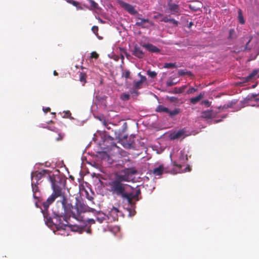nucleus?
<instances>
[{"instance_id": "obj_1", "label": "nucleus", "mask_w": 259, "mask_h": 259, "mask_svg": "<svg viewBox=\"0 0 259 259\" xmlns=\"http://www.w3.org/2000/svg\"><path fill=\"white\" fill-rule=\"evenodd\" d=\"M49 179L52 183V187L53 193L47 200L43 202L42 205L45 210H47L50 205L52 204L56 199L58 197H61L62 199L60 201H58L57 203L60 202L62 204V211L65 209V206L62 202L64 199H65L66 203H68L67 198L65 195V192L63 191L65 184L62 180L59 177L49 176Z\"/></svg>"}, {"instance_id": "obj_2", "label": "nucleus", "mask_w": 259, "mask_h": 259, "mask_svg": "<svg viewBox=\"0 0 259 259\" xmlns=\"http://www.w3.org/2000/svg\"><path fill=\"white\" fill-rule=\"evenodd\" d=\"M63 205L65 206V209L62 211L58 210L57 211H54V214L56 216V218H58L59 221H61V218H63L65 220L66 215L68 216H72L73 218L77 219L80 214L82 212L87 211L89 208L88 206L83 203H77L76 206H73L71 203H66L65 199H64L62 202Z\"/></svg>"}, {"instance_id": "obj_3", "label": "nucleus", "mask_w": 259, "mask_h": 259, "mask_svg": "<svg viewBox=\"0 0 259 259\" xmlns=\"http://www.w3.org/2000/svg\"><path fill=\"white\" fill-rule=\"evenodd\" d=\"M125 180L123 177H117L115 175L114 178L109 183L110 191L113 194L121 197L122 195H124V193L126 190L128 185L125 184Z\"/></svg>"}, {"instance_id": "obj_4", "label": "nucleus", "mask_w": 259, "mask_h": 259, "mask_svg": "<svg viewBox=\"0 0 259 259\" xmlns=\"http://www.w3.org/2000/svg\"><path fill=\"white\" fill-rule=\"evenodd\" d=\"M174 166H175L178 168V169L173 170H167L166 167H164L163 165H159L158 167H156L153 170V174L155 176H161L163 172H169L171 174H177L180 172V169L182 167L181 164H177L176 162L174 161L172 162Z\"/></svg>"}, {"instance_id": "obj_5", "label": "nucleus", "mask_w": 259, "mask_h": 259, "mask_svg": "<svg viewBox=\"0 0 259 259\" xmlns=\"http://www.w3.org/2000/svg\"><path fill=\"white\" fill-rule=\"evenodd\" d=\"M155 111L159 113L164 112L167 113L170 118H173L180 113L181 110L180 108H176L173 110H170L162 105H158L155 109Z\"/></svg>"}, {"instance_id": "obj_6", "label": "nucleus", "mask_w": 259, "mask_h": 259, "mask_svg": "<svg viewBox=\"0 0 259 259\" xmlns=\"http://www.w3.org/2000/svg\"><path fill=\"white\" fill-rule=\"evenodd\" d=\"M137 171L134 168H125L122 170L119 174H116L115 176L117 177H123L125 180H122L124 182H130L131 177L132 175L136 174Z\"/></svg>"}, {"instance_id": "obj_7", "label": "nucleus", "mask_w": 259, "mask_h": 259, "mask_svg": "<svg viewBox=\"0 0 259 259\" xmlns=\"http://www.w3.org/2000/svg\"><path fill=\"white\" fill-rule=\"evenodd\" d=\"M136 19L137 21L135 25L142 28L148 29L150 26L154 25V23L148 19H144L137 17Z\"/></svg>"}, {"instance_id": "obj_8", "label": "nucleus", "mask_w": 259, "mask_h": 259, "mask_svg": "<svg viewBox=\"0 0 259 259\" xmlns=\"http://www.w3.org/2000/svg\"><path fill=\"white\" fill-rule=\"evenodd\" d=\"M118 3L120 4V5L127 12H128V13H130L131 15H136L138 14L137 10H135L134 6L132 5L127 4L125 2H124L123 1L118 0Z\"/></svg>"}, {"instance_id": "obj_9", "label": "nucleus", "mask_w": 259, "mask_h": 259, "mask_svg": "<svg viewBox=\"0 0 259 259\" xmlns=\"http://www.w3.org/2000/svg\"><path fill=\"white\" fill-rule=\"evenodd\" d=\"M135 136H131L127 140V136H124L123 138L120 139L123 146L126 148H131L133 147L134 139Z\"/></svg>"}, {"instance_id": "obj_10", "label": "nucleus", "mask_w": 259, "mask_h": 259, "mask_svg": "<svg viewBox=\"0 0 259 259\" xmlns=\"http://www.w3.org/2000/svg\"><path fill=\"white\" fill-rule=\"evenodd\" d=\"M124 194V195H122L121 197L123 199H126L130 204L132 205L133 203L134 200L136 201L139 200V199H137L136 197H134L135 194L133 192L126 193V191H125Z\"/></svg>"}, {"instance_id": "obj_11", "label": "nucleus", "mask_w": 259, "mask_h": 259, "mask_svg": "<svg viewBox=\"0 0 259 259\" xmlns=\"http://www.w3.org/2000/svg\"><path fill=\"white\" fill-rule=\"evenodd\" d=\"M118 209L115 207H113L109 212L107 217L109 219H110L111 221H116L118 220Z\"/></svg>"}, {"instance_id": "obj_12", "label": "nucleus", "mask_w": 259, "mask_h": 259, "mask_svg": "<svg viewBox=\"0 0 259 259\" xmlns=\"http://www.w3.org/2000/svg\"><path fill=\"white\" fill-rule=\"evenodd\" d=\"M68 215H66V219L65 220L64 219H63V220L64 221H65L66 222V224H63L62 222H61V220L60 221H59V220L58 218H56V216L54 214V219H56L57 220V221L60 224H62L63 225L66 226H69L72 231H80V228L77 226V225H70L69 224L67 220V216ZM62 218H61V220L62 219Z\"/></svg>"}, {"instance_id": "obj_13", "label": "nucleus", "mask_w": 259, "mask_h": 259, "mask_svg": "<svg viewBox=\"0 0 259 259\" xmlns=\"http://www.w3.org/2000/svg\"><path fill=\"white\" fill-rule=\"evenodd\" d=\"M132 54L138 58L142 59L145 56V54L140 47L136 45L132 51Z\"/></svg>"}, {"instance_id": "obj_14", "label": "nucleus", "mask_w": 259, "mask_h": 259, "mask_svg": "<svg viewBox=\"0 0 259 259\" xmlns=\"http://www.w3.org/2000/svg\"><path fill=\"white\" fill-rule=\"evenodd\" d=\"M168 10L172 15H176L180 12V7L178 5L174 3L168 4Z\"/></svg>"}, {"instance_id": "obj_15", "label": "nucleus", "mask_w": 259, "mask_h": 259, "mask_svg": "<svg viewBox=\"0 0 259 259\" xmlns=\"http://www.w3.org/2000/svg\"><path fill=\"white\" fill-rule=\"evenodd\" d=\"M42 176V174L41 172L35 171V172L32 173L31 174V183L38 184V180L41 179Z\"/></svg>"}, {"instance_id": "obj_16", "label": "nucleus", "mask_w": 259, "mask_h": 259, "mask_svg": "<svg viewBox=\"0 0 259 259\" xmlns=\"http://www.w3.org/2000/svg\"><path fill=\"white\" fill-rule=\"evenodd\" d=\"M144 47L149 52L152 53H159L160 52L159 49L151 44H146L144 45Z\"/></svg>"}, {"instance_id": "obj_17", "label": "nucleus", "mask_w": 259, "mask_h": 259, "mask_svg": "<svg viewBox=\"0 0 259 259\" xmlns=\"http://www.w3.org/2000/svg\"><path fill=\"white\" fill-rule=\"evenodd\" d=\"M32 189L33 191V196L34 198L38 199L39 198V192L38 188L36 185V183H31Z\"/></svg>"}, {"instance_id": "obj_18", "label": "nucleus", "mask_w": 259, "mask_h": 259, "mask_svg": "<svg viewBox=\"0 0 259 259\" xmlns=\"http://www.w3.org/2000/svg\"><path fill=\"white\" fill-rule=\"evenodd\" d=\"M186 130L185 129H182L179 130L177 133H174L171 135V138L172 139H177L181 138L185 135Z\"/></svg>"}, {"instance_id": "obj_19", "label": "nucleus", "mask_w": 259, "mask_h": 259, "mask_svg": "<svg viewBox=\"0 0 259 259\" xmlns=\"http://www.w3.org/2000/svg\"><path fill=\"white\" fill-rule=\"evenodd\" d=\"M106 215L101 212H98L96 215V220L99 223H102L105 220H106Z\"/></svg>"}, {"instance_id": "obj_20", "label": "nucleus", "mask_w": 259, "mask_h": 259, "mask_svg": "<svg viewBox=\"0 0 259 259\" xmlns=\"http://www.w3.org/2000/svg\"><path fill=\"white\" fill-rule=\"evenodd\" d=\"M204 93H200L199 95L196 97L190 99V102L192 104H196L203 97Z\"/></svg>"}, {"instance_id": "obj_21", "label": "nucleus", "mask_w": 259, "mask_h": 259, "mask_svg": "<svg viewBox=\"0 0 259 259\" xmlns=\"http://www.w3.org/2000/svg\"><path fill=\"white\" fill-rule=\"evenodd\" d=\"M257 73V70H253L250 74L247 76L243 78V81L244 82H248L253 78V77L256 75Z\"/></svg>"}, {"instance_id": "obj_22", "label": "nucleus", "mask_w": 259, "mask_h": 259, "mask_svg": "<svg viewBox=\"0 0 259 259\" xmlns=\"http://www.w3.org/2000/svg\"><path fill=\"white\" fill-rule=\"evenodd\" d=\"M188 160L187 155L185 154V151H181L179 156V161L181 163H184Z\"/></svg>"}, {"instance_id": "obj_23", "label": "nucleus", "mask_w": 259, "mask_h": 259, "mask_svg": "<svg viewBox=\"0 0 259 259\" xmlns=\"http://www.w3.org/2000/svg\"><path fill=\"white\" fill-rule=\"evenodd\" d=\"M212 112L211 110H206L202 112V117L205 119H209L211 117Z\"/></svg>"}, {"instance_id": "obj_24", "label": "nucleus", "mask_w": 259, "mask_h": 259, "mask_svg": "<svg viewBox=\"0 0 259 259\" xmlns=\"http://www.w3.org/2000/svg\"><path fill=\"white\" fill-rule=\"evenodd\" d=\"M90 4V6L91 7V10H92V9H98L99 8V6H98V4L96 3L93 0H87Z\"/></svg>"}, {"instance_id": "obj_25", "label": "nucleus", "mask_w": 259, "mask_h": 259, "mask_svg": "<svg viewBox=\"0 0 259 259\" xmlns=\"http://www.w3.org/2000/svg\"><path fill=\"white\" fill-rule=\"evenodd\" d=\"M87 75L84 72H80L79 73V80L81 82L85 83L86 82Z\"/></svg>"}, {"instance_id": "obj_26", "label": "nucleus", "mask_w": 259, "mask_h": 259, "mask_svg": "<svg viewBox=\"0 0 259 259\" xmlns=\"http://www.w3.org/2000/svg\"><path fill=\"white\" fill-rule=\"evenodd\" d=\"M164 67L165 68L169 69V68H176L177 66H176V63H166L164 64Z\"/></svg>"}, {"instance_id": "obj_27", "label": "nucleus", "mask_w": 259, "mask_h": 259, "mask_svg": "<svg viewBox=\"0 0 259 259\" xmlns=\"http://www.w3.org/2000/svg\"><path fill=\"white\" fill-rule=\"evenodd\" d=\"M147 75L151 78H155L157 76V72L154 71L148 70L147 72Z\"/></svg>"}, {"instance_id": "obj_28", "label": "nucleus", "mask_w": 259, "mask_h": 259, "mask_svg": "<svg viewBox=\"0 0 259 259\" xmlns=\"http://www.w3.org/2000/svg\"><path fill=\"white\" fill-rule=\"evenodd\" d=\"M238 20L240 24H244L245 23V21L243 18V15L242 14L241 11L240 10L238 13Z\"/></svg>"}, {"instance_id": "obj_29", "label": "nucleus", "mask_w": 259, "mask_h": 259, "mask_svg": "<svg viewBox=\"0 0 259 259\" xmlns=\"http://www.w3.org/2000/svg\"><path fill=\"white\" fill-rule=\"evenodd\" d=\"M142 82L140 80L134 81V86L136 89H141L142 87Z\"/></svg>"}, {"instance_id": "obj_30", "label": "nucleus", "mask_w": 259, "mask_h": 259, "mask_svg": "<svg viewBox=\"0 0 259 259\" xmlns=\"http://www.w3.org/2000/svg\"><path fill=\"white\" fill-rule=\"evenodd\" d=\"M178 74L179 76H183L186 74L191 75V72L190 71H185L183 70H180L178 71Z\"/></svg>"}, {"instance_id": "obj_31", "label": "nucleus", "mask_w": 259, "mask_h": 259, "mask_svg": "<svg viewBox=\"0 0 259 259\" xmlns=\"http://www.w3.org/2000/svg\"><path fill=\"white\" fill-rule=\"evenodd\" d=\"M122 76L125 77L126 79L131 78V72L128 70H125L122 73Z\"/></svg>"}, {"instance_id": "obj_32", "label": "nucleus", "mask_w": 259, "mask_h": 259, "mask_svg": "<svg viewBox=\"0 0 259 259\" xmlns=\"http://www.w3.org/2000/svg\"><path fill=\"white\" fill-rule=\"evenodd\" d=\"M257 96V94H252L250 95H248L245 99V100L247 101H251L253 99L255 98Z\"/></svg>"}, {"instance_id": "obj_33", "label": "nucleus", "mask_w": 259, "mask_h": 259, "mask_svg": "<svg viewBox=\"0 0 259 259\" xmlns=\"http://www.w3.org/2000/svg\"><path fill=\"white\" fill-rule=\"evenodd\" d=\"M120 98L122 100L126 101L130 99V96L127 94L124 93L121 95Z\"/></svg>"}, {"instance_id": "obj_34", "label": "nucleus", "mask_w": 259, "mask_h": 259, "mask_svg": "<svg viewBox=\"0 0 259 259\" xmlns=\"http://www.w3.org/2000/svg\"><path fill=\"white\" fill-rule=\"evenodd\" d=\"M141 192L140 188H137L135 191V193H134V197H136L137 199H139V196L141 194Z\"/></svg>"}, {"instance_id": "obj_35", "label": "nucleus", "mask_w": 259, "mask_h": 259, "mask_svg": "<svg viewBox=\"0 0 259 259\" xmlns=\"http://www.w3.org/2000/svg\"><path fill=\"white\" fill-rule=\"evenodd\" d=\"M46 128H48V130L51 131H53L56 133L59 132V130L54 126H47Z\"/></svg>"}, {"instance_id": "obj_36", "label": "nucleus", "mask_w": 259, "mask_h": 259, "mask_svg": "<svg viewBox=\"0 0 259 259\" xmlns=\"http://www.w3.org/2000/svg\"><path fill=\"white\" fill-rule=\"evenodd\" d=\"M197 90V89L191 87L187 91V94H193L194 92H196Z\"/></svg>"}, {"instance_id": "obj_37", "label": "nucleus", "mask_w": 259, "mask_h": 259, "mask_svg": "<svg viewBox=\"0 0 259 259\" xmlns=\"http://www.w3.org/2000/svg\"><path fill=\"white\" fill-rule=\"evenodd\" d=\"M169 23L172 24L174 25V26H177L179 24V22L178 21L172 18H171L170 22H169Z\"/></svg>"}, {"instance_id": "obj_38", "label": "nucleus", "mask_w": 259, "mask_h": 259, "mask_svg": "<svg viewBox=\"0 0 259 259\" xmlns=\"http://www.w3.org/2000/svg\"><path fill=\"white\" fill-rule=\"evenodd\" d=\"M171 18H169L167 16H162L161 20H160L161 22H163L165 23H169L170 22Z\"/></svg>"}, {"instance_id": "obj_39", "label": "nucleus", "mask_w": 259, "mask_h": 259, "mask_svg": "<svg viewBox=\"0 0 259 259\" xmlns=\"http://www.w3.org/2000/svg\"><path fill=\"white\" fill-rule=\"evenodd\" d=\"M99 57V54L96 52H92L91 54V58H94L95 59H98Z\"/></svg>"}, {"instance_id": "obj_40", "label": "nucleus", "mask_w": 259, "mask_h": 259, "mask_svg": "<svg viewBox=\"0 0 259 259\" xmlns=\"http://www.w3.org/2000/svg\"><path fill=\"white\" fill-rule=\"evenodd\" d=\"M201 103L206 107H208L210 105V102L207 100L202 101Z\"/></svg>"}, {"instance_id": "obj_41", "label": "nucleus", "mask_w": 259, "mask_h": 259, "mask_svg": "<svg viewBox=\"0 0 259 259\" xmlns=\"http://www.w3.org/2000/svg\"><path fill=\"white\" fill-rule=\"evenodd\" d=\"M58 133V137L56 138V140L57 141H61L63 138L64 135H62L61 133H60L59 132Z\"/></svg>"}, {"instance_id": "obj_42", "label": "nucleus", "mask_w": 259, "mask_h": 259, "mask_svg": "<svg viewBox=\"0 0 259 259\" xmlns=\"http://www.w3.org/2000/svg\"><path fill=\"white\" fill-rule=\"evenodd\" d=\"M71 113L69 111H66L64 112V115L63 117L64 118H70Z\"/></svg>"}, {"instance_id": "obj_43", "label": "nucleus", "mask_w": 259, "mask_h": 259, "mask_svg": "<svg viewBox=\"0 0 259 259\" xmlns=\"http://www.w3.org/2000/svg\"><path fill=\"white\" fill-rule=\"evenodd\" d=\"M92 30L96 35L98 34V27L97 26H94L92 28Z\"/></svg>"}, {"instance_id": "obj_44", "label": "nucleus", "mask_w": 259, "mask_h": 259, "mask_svg": "<svg viewBox=\"0 0 259 259\" xmlns=\"http://www.w3.org/2000/svg\"><path fill=\"white\" fill-rule=\"evenodd\" d=\"M187 87V85H183L179 89L178 93H182L184 92L185 89Z\"/></svg>"}, {"instance_id": "obj_45", "label": "nucleus", "mask_w": 259, "mask_h": 259, "mask_svg": "<svg viewBox=\"0 0 259 259\" xmlns=\"http://www.w3.org/2000/svg\"><path fill=\"white\" fill-rule=\"evenodd\" d=\"M69 3L75 7H77L79 5L78 2L73 1V0H70L69 1Z\"/></svg>"}, {"instance_id": "obj_46", "label": "nucleus", "mask_w": 259, "mask_h": 259, "mask_svg": "<svg viewBox=\"0 0 259 259\" xmlns=\"http://www.w3.org/2000/svg\"><path fill=\"white\" fill-rule=\"evenodd\" d=\"M111 146L112 149L116 148V149H117L118 151L119 150V148L117 146V145L115 143H112Z\"/></svg>"}, {"instance_id": "obj_47", "label": "nucleus", "mask_w": 259, "mask_h": 259, "mask_svg": "<svg viewBox=\"0 0 259 259\" xmlns=\"http://www.w3.org/2000/svg\"><path fill=\"white\" fill-rule=\"evenodd\" d=\"M175 84V83L174 82L172 81H170L167 82V85L168 87H171Z\"/></svg>"}, {"instance_id": "obj_48", "label": "nucleus", "mask_w": 259, "mask_h": 259, "mask_svg": "<svg viewBox=\"0 0 259 259\" xmlns=\"http://www.w3.org/2000/svg\"><path fill=\"white\" fill-rule=\"evenodd\" d=\"M43 111L45 113H47L51 111V108L50 107L43 108Z\"/></svg>"}, {"instance_id": "obj_49", "label": "nucleus", "mask_w": 259, "mask_h": 259, "mask_svg": "<svg viewBox=\"0 0 259 259\" xmlns=\"http://www.w3.org/2000/svg\"><path fill=\"white\" fill-rule=\"evenodd\" d=\"M147 80L146 77L145 76H141V78H140V81H141L142 83L146 81Z\"/></svg>"}, {"instance_id": "obj_50", "label": "nucleus", "mask_w": 259, "mask_h": 259, "mask_svg": "<svg viewBox=\"0 0 259 259\" xmlns=\"http://www.w3.org/2000/svg\"><path fill=\"white\" fill-rule=\"evenodd\" d=\"M88 222L89 224H93L95 223V221L94 219H89Z\"/></svg>"}, {"instance_id": "obj_51", "label": "nucleus", "mask_w": 259, "mask_h": 259, "mask_svg": "<svg viewBox=\"0 0 259 259\" xmlns=\"http://www.w3.org/2000/svg\"><path fill=\"white\" fill-rule=\"evenodd\" d=\"M163 16V15L160 14V13H158L157 15H155L154 16V18L155 19H157L160 17H162Z\"/></svg>"}, {"instance_id": "obj_52", "label": "nucleus", "mask_w": 259, "mask_h": 259, "mask_svg": "<svg viewBox=\"0 0 259 259\" xmlns=\"http://www.w3.org/2000/svg\"><path fill=\"white\" fill-rule=\"evenodd\" d=\"M176 100H177V99L175 98V97H171L170 99V101L171 102H174Z\"/></svg>"}, {"instance_id": "obj_53", "label": "nucleus", "mask_w": 259, "mask_h": 259, "mask_svg": "<svg viewBox=\"0 0 259 259\" xmlns=\"http://www.w3.org/2000/svg\"><path fill=\"white\" fill-rule=\"evenodd\" d=\"M87 232L89 234L91 233L92 230L91 228H88V229L86 230Z\"/></svg>"}, {"instance_id": "obj_54", "label": "nucleus", "mask_w": 259, "mask_h": 259, "mask_svg": "<svg viewBox=\"0 0 259 259\" xmlns=\"http://www.w3.org/2000/svg\"><path fill=\"white\" fill-rule=\"evenodd\" d=\"M104 124L105 125V126L107 128H108V129L110 128V127L108 126V124H107L105 122H104Z\"/></svg>"}, {"instance_id": "obj_55", "label": "nucleus", "mask_w": 259, "mask_h": 259, "mask_svg": "<svg viewBox=\"0 0 259 259\" xmlns=\"http://www.w3.org/2000/svg\"><path fill=\"white\" fill-rule=\"evenodd\" d=\"M193 25V23L192 22H190L189 24V25L188 26V28H191V26Z\"/></svg>"}, {"instance_id": "obj_56", "label": "nucleus", "mask_w": 259, "mask_h": 259, "mask_svg": "<svg viewBox=\"0 0 259 259\" xmlns=\"http://www.w3.org/2000/svg\"><path fill=\"white\" fill-rule=\"evenodd\" d=\"M53 74H54V75H55V76H57V75H58V74L56 70H54V72H53Z\"/></svg>"}, {"instance_id": "obj_57", "label": "nucleus", "mask_w": 259, "mask_h": 259, "mask_svg": "<svg viewBox=\"0 0 259 259\" xmlns=\"http://www.w3.org/2000/svg\"><path fill=\"white\" fill-rule=\"evenodd\" d=\"M138 76L140 77V78H141V76H143V75H142L141 73H138Z\"/></svg>"}, {"instance_id": "obj_58", "label": "nucleus", "mask_w": 259, "mask_h": 259, "mask_svg": "<svg viewBox=\"0 0 259 259\" xmlns=\"http://www.w3.org/2000/svg\"><path fill=\"white\" fill-rule=\"evenodd\" d=\"M88 199L90 200H91L92 199H93V198L92 197H89Z\"/></svg>"}, {"instance_id": "obj_59", "label": "nucleus", "mask_w": 259, "mask_h": 259, "mask_svg": "<svg viewBox=\"0 0 259 259\" xmlns=\"http://www.w3.org/2000/svg\"><path fill=\"white\" fill-rule=\"evenodd\" d=\"M35 205H36V206L37 207H38V205H37V202H35Z\"/></svg>"}, {"instance_id": "obj_60", "label": "nucleus", "mask_w": 259, "mask_h": 259, "mask_svg": "<svg viewBox=\"0 0 259 259\" xmlns=\"http://www.w3.org/2000/svg\"><path fill=\"white\" fill-rule=\"evenodd\" d=\"M109 139L111 140H113V138L110 137H109Z\"/></svg>"}, {"instance_id": "obj_61", "label": "nucleus", "mask_w": 259, "mask_h": 259, "mask_svg": "<svg viewBox=\"0 0 259 259\" xmlns=\"http://www.w3.org/2000/svg\"><path fill=\"white\" fill-rule=\"evenodd\" d=\"M121 58L122 60L124 59V56L123 55H121Z\"/></svg>"}, {"instance_id": "obj_62", "label": "nucleus", "mask_w": 259, "mask_h": 259, "mask_svg": "<svg viewBox=\"0 0 259 259\" xmlns=\"http://www.w3.org/2000/svg\"><path fill=\"white\" fill-rule=\"evenodd\" d=\"M125 55H126V57H128V56H130V55H128V54H127L126 53H125Z\"/></svg>"}, {"instance_id": "obj_63", "label": "nucleus", "mask_w": 259, "mask_h": 259, "mask_svg": "<svg viewBox=\"0 0 259 259\" xmlns=\"http://www.w3.org/2000/svg\"><path fill=\"white\" fill-rule=\"evenodd\" d=\"M234 31V30H233V29H232H232H231V30H230V33H231L232 32V31Z\"/></svg>"}, {"instance_id": "obj_64", "label": "nucleus", "mask_w": 259, "mask_h": 259, "mask_svg": "<svg viewBox=\"0 0 259 259\" xmlns=\"http://www.w3.org/2000/svg\"><path fill=\"white\" fill-rule=\"evenodd\" d=\"M51 114H54V115H55V114H56V113H55V112H52Z\"/></svg>"}]
</instances>
